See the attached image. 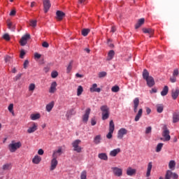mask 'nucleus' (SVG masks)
<instances>
[{
  "label": "nucleus",
  "mask_w": 179,
  "mask_h": 179,
  "mask_svg": "<svg viewBox=\"0 0 179 179\" xmlns=\"http://www.w3.org/2000/svg\"><path fill=\"white\" fill-rule=\"evenodd\" d=\"M22 146V142L12 141L11 143L8 145V150L10 153H15L17 149H20Z\"/></svg>",
  "instance_id": "f257e3e1"
},
{
  "label": "nucleus",
  "mask_w": 179,
  "mask_h": 179,
  "mask_svg": "<svg viewBox=\"0 0 179 179\" xmlns=\"http://www.w3.org/2000/svg\"><path fill=\"white\" fill-rule=\"evenodd\" d=\"M101 111L102 113V120L103 121H106V120H108L110 117V108L107 105H103L101 106Z\"/></svg>",
  "instance_id": "f03ea898"
},
{
  "label": "nucleus",
  "mask_w": 179,
  "mask_h": 179,
  "mask_svg": "<svg viewBox=\"0 0 179 179\" xmlns=\"http://www.w3.org/2000/svg\"><path fill=\"white\" fill-rule=\"evenodd\" d=\"M82 143V141L77 139L73 141L72 146L73 148L74 152H77V153H80L82 152V147H80L79 145Z\"/></svg>",
  "instance_id": "7ed1b4c3"
},
{
  "label": "nucleus",
  "mask_w": 179,
  "mask_h": 179,
  "mask_svg": "<svg viewBox=\"0 0 179 179\" xmlns=\"http://www.w3.org/2000/svg\"><path fill=\"white\" fill-rule=\"evenodd\" d=\"M111 170L113 176L115 177H122V169L118 167H112Z\"/></svg>",
  "instance_id": "20e7f679"
},
{
  "label": "nucleus",
  "mask_w": 179,
  "mask_h": 179,
  "mask_svg": "<svg viewBox=\"0 0 179 179\" xmlns=\"http://www.w3.org/2000/svg\"><path fill=\"white\" fill-rule=\"evenodd\" d=\"M162 136L164 138V142L169 141L171 139V136H170V130H169L167 127L164 128Z\"/></svg>",
  "instance_id": "39448f33"
},
{
  "label": "nucleus",
  "mask_w": 179,
  "mask_h": 179,
  "mask_svg": "<svg viewBox=\"0 0 179 179\" xmlns=\"http://www.w3.org/2000/svg\"><path fill=\"white\" fill-rule=\"evenodd\" d=\"M178 179V175L176 173L171 172V171H167L165 175V179Z\"/></svg>",
  "instance_id": "423d86ee"
},
{
  "label": "nucleus",
  "mask_w": 179,
  "mask_h": 179,
  "mask_svg": "<svg viewBox=\"0 0 179 179\" xmlns=\"http://www.w3.org/2000/svg\"><path fill=\"white\" fill-rule=\"evenodd\" d=\"M43 10L45 13H47L48 10H50V8H51V1L50 0H43Z\"/></svg>",
  "instance_id": "0eeeda50"
},
{
  "label": "nucleus",
  "mask_w": 179,
  "mask_h": 179,
  "mask_svg": "<svg viewBox=\"0 0 179 179\" xmlns=\"http://www.w3.org/2000/svg\"><path fill=\"white\" fill-rule=\"evenodd\" d=\"M128 134V130L125 128H121L117 132V138L122 139L124 138V135H127Z\"/></svg>",
  "instance_id": "6e6552de"
},
{
  "label": "nucleus",
  "mask_w": 179,
  "mask_h": 179,
  "mask_svg": "<svg viewBox=\"0 0 179 179\" xmlns=\"http://www.w3.org/2000/svg\"><path fill=\"white\" fill-rule=\"evenodd\" d=\"M57 166H58V160H57V158L52 157L50 162V171H53V170H55V169H57Z\"/></svg>",
  "instance_id": "1a4fd4ad"
},
{
  "label": "nucleus",
  "mask_w": 179,
  "mask_h": 179,
  "mask_svg": "<svg viewBox=\"0 0 179 179\" xmlns=\"http://www.w3.org/2000/svg\"><path fill=\"white\" fill-rule=\"evenodd\" d=\"M29 38H30V34H27L24 36H23L20 41L21 45L22 46L26 45V44H27V40H29Z\"/></svg>",
  "instance_id": "9d476101"
},
{
  "label": "nucleus",
  "mask_w": 179,
  "mask_h": 179,
  "mask_svg": "<svg viewBox=\"0 0 179 179\" xmlns=\"http://www.w3.org/2000/svg\"><path fill=\"white\" fill-rule=\"evenodd\" d=\"M90 111H92V110L90 108L86 109L85 113L83 116V122H87V121H89V115H90Z\"/></svg>",
  "instance_id": "9b49d317"
},
{
  "label": "nucleus",
  "mask_w": 179,
  "mask_h": 179,
  "mask_svg": "<svg viewBox=\"0 0 179 179\" xmlns=\"http://www.w3.org/2000/svg\"><path fill=\"white\" fill-rule=\"evenodd\" d=\"M147 82V86H148V87H153L154 85H155V78H153V77L150 76L149 78H147V80H145Z\"/></svg>",
  "instance_id": "f8f14e48"
},
{
  "label": "nucleus",
  "mask_w": 179,
  "mask_h": 179,
  "mask_svg": "<svg viewBox=\"0 0 179 179\" xmlns=\"http://www.w3.org/2000/svg\"><path fill=\"white\" fill-rule=\"evenodd\" d=\"M179 95V89L176 88V90H172L171 91V96L173 100H177V97Z\"/></svg>",
  "instance_id": "ddd939ff"
},
{
  "label": "nucleus",
  "mask_w": 179,
  "mask_h": 179,
  "mask_svg": "<svg viewBox=\"0 0 179 179\" xmlns=\"http://www.w3.org/2000/svg\"><path fill=\"white\" fill-rule=\"evenodd\" d=\"M134 103V111L137 113L138 107H139V98H135L133 101Z\"/></svg>",
  "instance_id": "4468645a"
},
{
  "label": "nucleus",
  "mask_w": 179,
  "mask_h": 179,
  "mask_svg": "<svg viewBox=\"0 0 179 179\" xmlns=\"http://www.w3.org/2000/svg\"><path fill=\"white\" fill-rule=\"evenodd\" d=\"M127 174L130 177H132V176H135L136 174V169L129 167L127 170Z\"/></svg>",
  "instance_id": "2eb2a0df"
},
{
  "label": "nucleus",
  "mask_w": 179,
  "mask_h": 179,
  "mask_svg": "<svg viewBox=\"0 0 179 179\" xmlns=\"http://www.w3.org/2000/svg\"><path fill=\"white\" fill-rule=\"evenodd\" d=\"M62 155V148H59L57 150H55L53 152V154L52 155V157H55L57 159L59 156H61Z\"/></svg>",
  "instance_id": "dca6fc26"
},
{
  "label": "nucleus",
  "mask_w": 179,
  "mask_h": 179,
  "mask_svg": "<svg viewBox=\"0 0 179 179\" xmlns=\"http://www.w3.org/2000/svg\"><path fill=\"white\" fill-rule=\"evenodd\" d=\"M57 92V82L54 81L50 85L49 93H55Z\"/></svg>",
  "instance_id": "f3484780"
},
{
  "label": "nucleus",
  "mask_w": 179,
  "mask_h": 179,
  "mask_svg": "<svg viewBox=\"0 0 179 179\" xmlns=\"http://www.w3.org/2000/svg\"><path fill=\"white\" fill-rule=\"evenodd\" d=\"M90 90L92 93L94 92H96V93H100V92H101V89L97 88V84H93Z\"/></svg>",
  "instance_id": "a211bd4d"
},
{
  "label": "nucleus",
  "mask_w": 179,
  "mask_h": 179,
  "mask_svg": "<svg viewBox=\"0 0 179 179\" xmlns=\"http://www.w3.org/2000/svg\"><path fill=\"white\" fill-rule=\"evenodd\" d=\"M152 167H153V165L152 162H149L148 164V168H147V172L145 174V177L149 178L150 177V173L152 171Z\"/></svg>",
  "instance_id": "6ab92c4d"
},
{
  "label": "nucleus",
  "mask_w": 179,
  "mask_h": 179,
  "mask_svg": "<svg viewBox=\"0 0 179 179\" xmlns=\"http://www.w3.org/2000/svg\"><path fill=\"white\" fill-rule=\"evenodd\" d=\"M143 31L145 34H150V38L152 37V35L155 33V31L150 28H143Z\"/></svg>",
  "instance_id": "aec40b11"
},
{
  "label": "nucleus",
  "mask_w": 179,
  "mask_h": 179,
  "mask_svg": "<svg viewBox=\"0 0 179 179\" xmlns=\"http://www.w3.org/2000/svg\"><path fill=\"white\" fill-rule=\"evenodd\" d=\"M56 15L57 20H62V19H64V17L65 16V13L61 10H57Z\"/></svg>",
  "instance_id": "412c9836"
},
{
  "label": "nucleus",
  "mask_w": 179,
  "mask_h": 179,
  "mask_svg": "<svg viewBox=\"0 0 179 179\" xmlns=\"http://www.w3.org/2000/svg\"><path fill=\"white\" fill-rule=\"evenodd\" d=\"M120 152V148L114 149L113 150L110 152V156H111L112 157H115V156H117Z\"/></svg>",
  "instance_id": "4be33fe9"
},
{
  "label": "nucleus",
  "mask_w": 179,
  "mask_h": 179,
  "mask_svg": "<svg viewBox=\"0 0 179 179\" xmlns=\"http://www.w3.org/2000/svg\"><path fill=\"white\" fill-rule=\"evenodd\" d=\"M143 113V110L142 108H140L138 110L137 115H136V117L134 118V121H136V122H138V121H139V120H141Z\"/></svg>",
  "instance_id": "5701e85b"
},
{
  "label": "nucleus",
  "mask_w": 179,
  "mask_h": 179,
  "mask_svg": "<svg viewBox=\"0 0 179 179\" xmlns=\"http://www.w3.org/2000/svg\"><path fill=\"white\" fill-rule=\"evenodd\" d=\"M37 127H38L37 124L33 123L32 127H29L27 129L28 134H33V132H36V130L37 129Z\"/></svg>",
  "instance_id": "b1692460"
},
{
  "label": "nucleus",
  "mask_w": 179,
  "mask_h": 179,
  "mask_svg": "<svg viewBox=\"0 0 179 179\" xmlns=\"http://www.w3.org/2000/svg\"><path fill=\"white\" fill-rule=\"evenodd\" d=\"M179 121V112L176 111L173 114V124H176V122H178Z\"/></svg>",
  "instance_id": "393cba45"
},
{
  "label": "nucleus",
  "mask_w": 179,
  "mask_h": 179,
  "mask_svg": "<svg viewBox=\"0 0 179 179\" xmlns=\"http://www.w3.org/2000/svg\"><path fill=\"white\" fill-rule=\"evenodd\" d=\"M11 169H12V164L11 163H6V164H4L2 166V170L3 171H6L8 170H10Z\"/></svg>",
  "instance_id": "a878e982"
},
{
  "label": "nucleus",
  "mask_w": 179,
  "mask_h": 179,
  "mask_svg": "<svg viewBox=\"0 0 179 179\" xmlns=\"http://www.w3.org/2000/svg\"><path fill=\"white\" fill-rule=\"evenodd\" d=\"M40 162H41V157L38 155H35L32 159V163H34V164H39Z\"/></svg>",
  "instance_id": "bb28decb"
},
{
  "label": "nucleus",
  "mask_w": 179,
  "mask_h": 179,
  "mask_svg": "<svg viewBox=\"0 0 179 179\" xmlns=\"http://www.w3.org/2000/svg\"><path fill=\"white\" fill-rule=\"evenodd\" d=\"M99 159H101V160H105L107 161L108 160V157L107 156V154L106 153H99L98 155Z\"/></svg>",
  "instance_id": "cd10ccee"
},
{
  "label": "nucleus",
  "mask_w": 179,
  "mask_h": 179,
  "mask_svg": "<svg viewBox=\"0 0 179 179\" xmlns=\"http://www.w3.org/2000/svg\"><path fill=\"white\" fill-rule=\"evenodd\" d=\"M101 142V136L97 135L94 138V143L99 145Z\"/></svg>",
  "instance_id": "c85d7f7f"
},
{
  "label": "nucleus",
  "mask_w": 179,
  "mask_h": 179,
  "mask_svg": "<svg viewBox=\"0 0 179 179\" xmlns=\"http://www.w3.org/2000/svg\"><path fill=\"white\" fill-rule=\"evenodd\" d=\"M52 108H54V101H52L46 105V111H48V113H50Z\"/></svg>",
  "instance_id": "c756f323"
},
{
  "label": "nucleus",
  "mask_w": 179,
  "mask_h": 179,
  "mask_svg": "<svg viewBox=\"0 0 179 179\" xmlns=\"http://www.w3.org/2000/svg\"><path fill=\"white\" fill-rule=\"evenodd\" d=\"M114 55H115L114 50H110L108 54L107 61H111V59L114 58Z\"/></svg>",
  "instance_id": "7c9ffc66"
},
{
  "label": "nucleus",
  "mask_w": 179,
  "mask_h": 179,
  "mask_svg": "<svg viewBox=\"0 0 179 179\" xmlns=\"http://www.w3.org/2000/svg\"><path fill=\"white\" fill-rule=\"evenodd\" d=\"M143 23H145V18H141V19L138 20L137 24L135 26V28L139 29V27H141V26H142V24H143Z\"/></svg>",
  "instance_id": "2f4dec72"
},
{
  "label": "nucleus",
  "mask_w": 179,
  "mask_h": 179,
  "mask_svg": "<svg viewBox=\"0 0 179 179\" xmlns=\"http://www.w3.org/2000/svg\"><path fill=\"white\" fill-rule=\"evenodd\" d=\"M149 78H150V76H149V71H148V70L146 69H145L143 71V78L146 80L147 79H148Z\"/></svg>",
  "instance_id": "473e14b6"
},
{
  "label": "nucleus",
  "mask_w": 179,
  "mask_h": 179,
  "mask_svg": "<svg viewBox=\"0 0 179 179\" xmlns=\"http://www.w3.org/2000/svg\"><path fill=\"white\" fill-rule=\"evenodd\" d=\"M169 93V87L167 85H165L161 92L162 96H167V94Z\"/></svg>",
  "instance_id": "72a5a7b5"
},
{
  "label": "nucleus",
  "mask_w": 179,
  "mask_h": 179,
  "mask_svg": "<svg viewBox=\"0 0 179 179\" xmlns=\"http://www.w3.org/2000/svg\"><path fill=\"white\" fill-rule=\"evenodd\" d=\"M40 117V113L31 114V120H32V121H36V120H39Z\"/></svg>",
  "instance_id": "f704fd0d"
},
{
  "label": "nucleus",
  "mask_w": 179,
  "mask_h": 179,
  "mask_svg": "<svg viewBox=\"0 0 179 179\" xmlns=\"http://www.w3.org/2000/svg\"><path fill=\"white\" fill-rule=\"evenodd\" d=\"M114 129H115V125L114 124V121L110 120L109 123V131L114 132Z\"/></svg>",
  "instance_id": "c9c22d12"
},
{
  "label": "nucleus",
  "mask_w": 179,
  "mask_h": 179,
  "mask_svg": "<svg viewBox=\"0 0 179 179\" xmlns=\"http://www.w3.org/2000/svg\"><path fill=\"white\" fill-rule=\"evenodd\" d=\"M163 145H164L163 143H159L157 144V148H156V152L157 153H159V152H162Z\"/></svg>",
  "instance_id": "e433bc0d"
},
{
  "label": "nucleus",
  "mask_w": 179,
  "mask_h": 179,
  "mask_svg": "<svg viewBox=\"0 0 179 179\" xmlns=\"http://www.w3.org/2000/svg\"><path fill=\"white\" fill-rule=\"evenodd\" d=\"M163 110H164L163 104L157 105V113H163Z\"/></svg>",
  "instance_id": "4c0bfd02"
},
{
  "label": "nucleus",
  "mask_w": 179,
  "mask_h": 179,
  "mask_svg": "<svg viewBox=\"0 0 179 179\" xmlns=\"http://www.w3.org/2000/svg\"><path fill=\"white\" fill-rule=\"evenodd\" d=\"M83 93V87L82 85H79L77 89V96H80Z\"/></svg>",
  "instance_id": "58836bf2"
},
{
  "label": "nucleus",
  "mask_w": 179,
  "mask_h": 179,
  "mask_svg": "<svg viewBox=\"0 0 179 179\" xmlns=\"http://www.w3.org/2000/svg\"><path fill=\"white\" fill-rule=\"evenodd\" d=\"M87 172L86 171H83L80 173V179H87Z\"/></svg>",
  "instance_id": "ea45409f"
},
{
  "label": "nucleus",
  "mask_w": 179,
  "mask_h": 179,
  "mask_svg": "<svg viewBox=\"0 0 179 179\" xmlns=\"http://www.w3.org/2000/svg\"><path fill=\"white\" fill-rule=\"evenodd\" d=\"M89 33H90V29H83L82 30V35L84 37H86V36H87V34H89Z\"/></svg>",
  "instance_id": "a19ab883"
},
{
  "label": "nucleus",
  "mask_w": 179,
  "mask_h": 179,
  "mask_svg": "<svg viewBox=\"0 0 179 179\" xmlns=\"http://www.w3.org/2000/svg\"><path fill=\"white\" fill-rule=\"evenodd\" d=\"M8 111L11 113L13 115H15V111H13V103H10L8 107Z\"/></svg>",
  "instance_id": "79ce46f5"
},
{
  "label": "nucleus",
  "mask_w": 179,
  "mask_h": 179,
  "mask_svg": "<svg viewBox=\"0 0 179 179\" xmlns=\"http://www.w3.org/2000/svg\"><path fill=\"white\" fill-rule=\"evenodd\" d=\"M111 91L113 92V93H117V92H120V87L115 85L111 88Z\"/></svg>",
  "instance_id": "37998d69"
},
{
  "label": "nucleus",
  "mask_w": 179,
  "mask_h": 179,
  "mask_svg": "<svg viewBox=\"0 0 179 179\" xmlns=\"http://www.w3.org/2000/svg\"><path fill=\"white\" fill-rule=\"evenodd\" d=\"M169 169H174L176 167V162L171 160L169 164Z\"/></svg>",
  "instance_id": "c03bdc74"
},
{
  "label": "nucleus",
  "mask_w": 179,
  "mask_h": 179,
  "mask_svg": "<svg viewBox=\"0 0 179 179\" xmlns=\"http://www.w3.org/2000/svg\"><path fill=\"white\" fill-rule=\"evenodd\" d=\"M71 71H72V62H71L69 64V65H68V66L66 68V73H69V72H71Z\"/></svg>",
  "instance_id": "a18cd8bd"
},
{
  "label": "nucleus",
  "mask_w": 179,
  "mask_h": 179,
  "mask_svg": "<svg viewBox=\"0 0 179 179\" xmlns=\"http://www.w3.org/2000/svg\"><path fill=\"white\" fill-rule=\"evenodd\" d=\"M72 114H73V110H69L67 113L66 114V117L69 119L71 118Z\"/></svg>",
  "instance_id": "49530a36"
},
{
  "label": "nucleus",
  "mask_w": 179,
  "mask_h": 179,
  "mask_svg": "<svg viewBox=\"0 0 179 179\" xmlns=\"http://www.w3.org/2000/svg\"><path fill=\"white\" fill-rule=\"evenodd\" d=\"M107 76V72L102 71L99 73V78H106Z\"/></svg>",
  "instance_id": "de8ad7c7"
},
{
  "label": "nucleus",
  "mask_w": 179,
  "mask_h": 179,
  "mask_svg": "<svg viewBox=\"0 0 179 179\" xmlns=\"http://www.w3.org/2000/svg\"><path fill=\"white\" fill-rule=\"evenodd\" d=\"M36 89V85L34 84H30L29 86V92H33Z\"/></svg>",
  "instance_id": "09e8293b"
},
{
  "label": "nucleus",
  "mask_w": 179,
  "mask_h": 179,
  "mask_svg": "<svg viewBox=\"0 0 179 179\" xmlns=\"http://www.w3.org/2000/svg\"><path fill=\"white\" fill-rule=\"evenodd\" d=\"M30 26H31V27H36V26H37V20H31Z\"/></svg>",
  "instance_id": "8fccbe9b"
},
{
  "label": "nucleus",
  "mask_w": 179,
  "mask_h": 179,
  "mask_svg": "<svg viewBox=\"0 0 179 179\" xmlns=\"http://www.w3.org/2000/svg\"><path fill=\"white\" fill-rule=\"evenodd\" d=\"M3 38L4 40H6V41H9V40H10V36H9V34H5L3 36Z\"/></svg>",
  "instance_id": "3c124183"
},
{
  "label": "nucleus",
  "mask_w": 179,
  "mask_h": 179,
  "mask_svg": "<svg viewBox=\"0 0 179 179\" xmlns=\"http://www.w3.org/2000/svg\"><path fill=\"white\" fill-rule=\"evenodd\" d=\"M24 55H26V52H24V50H22L20 51V58H21L22 59H23V58H24Z\"/></svg>",
  "instance_id": "603ef678"
},
{
  "label": "nucleus",
  "mask_w": 179,
  "mask_h": 179,
  "mask_svg": "<svg viewBox=\"0 0 179 179\" xmlns=\"http://www.w3.org/2000/svg\"><path fill=\"white\" fill-rule=\"evenodd\" d=\"M113 133H114V131H109L108 134L106 135V138L108 139H111V138H113Z\"/></svg>",
  "instance_id": "864d4df0"
},
{
  "label": "nucleus",
  "mask_w": 179,
  "mask_h": 179,
  "mask_svg": "<svg viewBox=\"0 0 179 179\" xmlns=\"http://www.w3.org/2000/svg\"><path fill=\"white\" fill-rule=\"evenodd\" d=\"M170 80L171 83H176V82H177V77L172 76V77L170 78Z\"/></svg>",
  "instance_id": "5fc2aeb1"
},
{
  "label": "nucleus",
  "mask_w": 179,
  "mask_h": 179,
  "mask_svg": "<svg viewBox=\"0 0 179 179\" xmlns=\"http://www.w3.org/2000/svg\"><path fill=\"white\" fill-rule=\"evenodd\" d=\"M57 76H58V72H57V71H53V72H52V73H51V77H52L53 79H55V78H57Z\"/></svg>",
  "instance_id": "6e6d98bb"
},
{
  "label": "nucleus",
  "mask_w": 179,
  "mask_h": 179,
  "mask_svg": "<svg viewBox=\"0 0 179 179\" xmlns=\"http://www.w3.org/2000/svg\"><path fill=\"white\" fill-rule=\"evenodd\" d=\"M23 66L24 69H27V66H29V60H25Z\"/></svg>",
  "instance_id": "4d7b16f0"
},
{
  "label": "nucleus",
  "mask_w": 179,
  "mask_h": 179,
  "mask_svg": "<svg viewBox=\"0 0 179 179\" xmlns=\"http://www.w3.org/2000/svg\"><path fill=\"white\" fill-rule=\"evenodd\" d=\"M8 29H15V26H13V24L12 22L8 23Z\"/></svg>",
  "instance_id": "13d9d810"
},
{
  "label": "nucleus",
  "mask_w": 179,
  "mask_h": 179,
  "mask_svg": "<svg viewBox=\"0 0 179 179\" xmlns=\"http://www.w3.org/2000/svg\"><path fill=\"white\" fill-rule=\"evenodd\" d=\"M152 132V127H148L145 129V134H150Z\"/></svg>",
  "instance_id": "bf43d9fd"
},
{
  "label": "nucleus",
  "mask_w": 179,
  "mask_h": 179,
  "mask_svg": "<svg viewBox=\"0 0 179 179\" xmlns=\"http://www.w3.org/2000/svg\"><path fill=\"white\" fill-rule=\"evenodd\" d=\"M173 76L178 77V69H175L173 73Z\"/></svg>",
  "instance_id": "052dcab7"
},
{
  "label": "nucleus",
  "mask_w": 179,
  "mask_h": 179,
  "mask_svg": "<svg viewBox=\"0 0 179 179\" xmlns=\"http://www.w3.org/2000/svg\"><path fill=\"white\" fill-rule=\"evenodd\" d=\"M78 3L86 5V3H87V0H78Z\"/></svg>",
  "instance_id": "680f3d73"
},
{
  "label": "nucleus",
  "mask_w": 179,
  "mask_h": 179,
  "mask_svg": "<svg viewBox=\"0 0 179 179\" xmlns=\"http://www.w3.org/2000/svg\"><path fill=\"white\" fill-rule=\"evenodd\" d=\"M4 59H5V62H10V56L6 55Z\"/></svg>",
  "instance_id": "e2e57ef3"
},
{
  "label": "nucleus",
  "mask_w": 179,
  "mask_h": 179,
  "mask_svg": "<svg viewBox=\"0 0 179 179\" xmlns=\"http://www.w3.org/2000/svg\"><path fill=\"white\" fill-rule=\"evenodd\" d=\"M20 78H22V73H19L17 74L15 77V80H19V79H20Z\"/></svg>",
  "instance_id": "0e129e2a"
},
{
  "label": "nucleus",
  "mask_w": 179,
  "mask_h": 179,
  "mask_svg": "<svg viewBox=\"0 0 179 179\" xmlns=\"http://www.w3.org/2000/svg\"><path fill=\"white\" fill-rule=\"evenodd\" d=\"M96 124H97V122H96V120L92 118L91 120V124L92 125V127H94V125H96Z\"/></svg>",
  "instance_id": "69168bd1"
},
{
  "label": "nucleus",
  "mask_w": 179,
  "mask_h": 179,
  "mask_svg": "<svg viewBox=\"0 0 179 179\" xmlns=\"http://www.w3.org/2000/svg\"><path fill=\"white\" fill-rule=\"evenodd\" d=\"M34 57H35V58H37V59H40L41 58V55H40V54L36 52V53L34 54Z\"/></svg>",
  "instance_id": "338daca9"
},
{
  "label": "nucleus",
  "mask_w": 179,
  "mask_h": 179,
  "mask_svg": "<svg viewBox=\"0 0 179 179\" xmlns=\"http://www.w3.org/2000/svg\"><path fill=\"white\" fill-rule=\"evenodd\" d=\"M38 155L43 156V155H44V150L43 149H39L38 151Z\"/></svg>",
  "instance_id": "774afa93"
}]
</instances>
